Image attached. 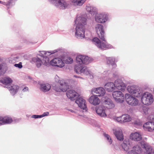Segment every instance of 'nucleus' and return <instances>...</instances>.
Wrapping results in <instances>:
<instances>
[{
    "label": "nucleus",
    "mask_w": 154,
    "mask_h": 154,
    "mask_svg": "<svg viewBox=\"0 0 154 154\" xmlns=\"http://www.w3.org/2000/svg\"><path fill=\"white\" fill-rule=\"evenodd\" d=\"M115 88L118 90H120L124 91L125 89L126 86L125 84L122 82L120 79H118L116 80L114 83Z\"/></svg>",
    "instance_id": "12"
},
{
    "label": "nucleus",
    "mask_w": 154,
    "mask_h": 154,
    "mask_svg": "<svg viewBox=\"0 0 154 154\" xmlns=\"http://www.w3.org/2000/svg\"><path fill=\"white\" fill-rule=\"evenodd\" d=\"M114 119L118 122H120L121 123H123L122 119V115L121 116L115 117Z\"/></svg>",
    "instance_id": "40"
},
{
    "label": "nucleus",
    "mask_w": 154,
    "mask_h": 154,
    "mask_svg": "<svg viewBox=\"0 0 154 154\" xmlns=\"http://www.w3.org/2000/svg\"><path fill=\"white\" fill-rule=\"evenodd\" d=\"M104 103L105 106L108 109H112L115 106L114 104L109 98H107L105 100Z\"/></svg>",
    "instance_id": "27"
},
{
    "label": "nucleus",
    "mask_w": 154,
    "mask_h": 154,
    "mask_svg": "<svg viewBox=\"0 0 154 154\" xmlns=\"http://www.w3.org/2000/svg\"><path fill=\"white\" fill-rule=\"evenodd\" d=\"M58 0H48L49 2L51 4L55 6Z\"/></svg>",
    "instance_id": "43"
},
{
    "label": "nucleus",
    "mask_w": 154,
    "mask_h": 154,
    "mask_svg": "<svg viewBox=\"0 0 154 154\" xmlns=\"http://www.w3.org/2000/svg\"><path fill=\"white\" fill-rule=\"evenodd\" d=\"M87 122H88V123H91V122H90V121H92L93 120L89 118H87Z\"/></svg>",
    "instance_id": "52"
},
{
    "label": "nucleus",
    "mask_w": 154,
    "mask_h": 154,
    "mask_svg": "<svg viewBox=\"0 0 154 154\" xmlns=\"http://www.w3.org/2000/svg\"><path fill=\"white\" fill-rule=\"evenodd\" d=\"M75 36L79 39H82L85 37V27L82 25H75Z\"/></svg>",
    "instance_id": "6"
},
{
    "label": "nucleus",
    "mask_w": 154,
    "mask_h": 154,
    "mask_svg": "<svg viewBox=\"0 0 154 154\" xmlns=\"http://www.w3.org/2000/svg\"><path fill=\"white\" fill-rule=\"evenodd\" d=\"M74 77H75V78H80V79H84L82 77H81V76H77V75H74Z\"/></svg>",
    "instance_id": "51"
},
{
    "label": "nucleus",
    "mask_w": 154,
    "mask_h": 154,
    "mask_svg": "<svg viewBox=\"0 0 154 154\" xmlns=\"http://www.w3.org/2000/svg\"><path fill=\"white\" fill-rule=\"evenodd\" d=\"M125 97L126 102L129 105L132 106H135L138 105V100L130 94H126Z\"/></svg>",
    "instance_id": "8"
},
{
    "label": "nucleus",
    "mask_w": 154,
    "mask_h": 154,
    "mask_svg": "<svg viewBox=\"0 0 154 154\" xmlns=\"http://www.w3.org/2000/svg\"><path fill=\"white\" fill-rule=\"evenodd\" d=\"M8 88L11 94L14 95L18 92L20 89V87L17 85H13L8 87Z\"/></svg>",
    "instance_id": "25"
},
{
    "label": "nucleus",
    "mask_w": 154,
    "mask_h": 154,
    "mask_svg": "<svg viewBox=\"0 0 154 154\" xmlns=\"http://www.w3.org/2000/svg\"><path fill=\"white\" fill-rule=\"evenodd\" d=\"M109 19L108 14L104 12L97 13L95 16V21L101 23H105Z\"/></svg>",
    "instance_id": "5"
},
{
    "label": "nucleus",
    "mask_w": 154,
    "mask_h": 154,
    "mask_svg": "<svg viewBox=\"0 0 154 154\" xmlns=\"http://www.w3.org/2000/svg\"><path fill=\"white\" fill-rule=\"evenodd\" d=\"M104 87L105 89L108 92H112L115 89L114 83L111 82L106 83L104 85Z\"/></svg>",
    "instance_id": "21"
},
{
    "label": "nucleus",
    "mask_w": 154,
    "mask_h": 154,
    "mask_svg": "<svg viewBox=\"0 0 154 154\" xmlns=\"http://www.w3.org/2000/svg\"><path fill=\"white\" fill-rule=\"evenodd\" d=\"M0 3L2 4H3V3L4 4L5 3L4 2H2V1H0Z\"/></svg>",
    "instance_id": "55"
},
{
    "label": "nucleus",
    "mask_w": 154,
    "mask_h": 154,
    "mask_svg": "<svg viewBox=\"0 0 154 154\" xmlns=\"http://www.w3.org/2000/svg\"><path fill=\"white\" fill-rule=\"evenodd\" d=\"M57 52V50H55L53 51H51L50 52H47L45 51H41L40 54H39L40 56L44 58L48 56L51 54H53Z\"/></svg>",
    "instance_id": "30"
},
{
    "label": "nucleus",
    "mask_w": 154,
    "mask_h": 154,
    "mask_svg": "<svg viewBox=\"0 0 154 154\" xmlns=\"http://www.w3.org/2000/svg\"><path fill=\"white\" fill-rule=\"evenodd\" d=\"M14 66L18 68L19 69L21 68L22 67V65L21 62H20L18 64H15Z\"/></svg>",
    "instance_id": "42"
},
{
    "label": "nucleus",
    "mask_w": 154,
    "mask_h": 154,
    "mask_svg": "<svg viewBox=\"0 0 154 154\" xmlns=\"http://www.w3.org/2000/svg\"><path fill=\"white\" fill-rule=\"evenodd\" d=\"M31 62L33 63H35L38 68L40 67L42 63L47 66L51 65L61 68L64 66V63L60 58H54L50 62L48 56L43 58L42 62L37 57H33L32 59Z\"/></svg>",
    "instance_id": "2"
},
{
    "label": "nucleus",
    "mask_w": 154,
    "mask_h": 154,
    "mask_svg": "<svg viewBox=\"0 0 154 154\" xmlns=\"http://www.w3.org/2000/svg\"><path fill=\"white\" fill-rule=\"evenodd\" d=\"M73 62L72 59L70 57H67L65 60V63L67 64H71Z\"/></svg>",
    "instance_id": "39"
},
{
    "label": "nucleus",
    "mask_w": 154,
    "mask_h": 154,
    "mask_svg": "<svg viewBox=\"0 0 154 154\" xmlns=\"http://www.w3.org/2000/svg\"><path fill=\"white\" fill-rule=\"evenodd\" d=\"M91 92L93 94H96V96H103L105 93V90L103 88L100 87L93 89Z\"/></svg>",
    "instance_id": "16"
},
{
    "label": "nucleus",
    "mask_w": 154,
    "mask_h": 154,
    "mask_svg": "<svg viewBox=\"0 0 154 154\" xmlns=\"http://www.w3.org/2000/svg\"><path fill=\"white\" fill-rule=\"evenodd\" d=\"M149 118L150 119V120L151 121L153 122V121H154V115H150L149 116Z\"/></svg>",
    "instance_id": "49"
},
{
    "label": "nucleus",
    "mask_w": 154,
    "mask_h": 154,
    "mask_svg": "<svg viewBox=\"0 0 154 154\" xmlns=\"http://www.w3.org/2000/svg\"><path fill=\"white\" fill-rule=\"evenodd\" d=\"M69 88V86L67 84L63 81L60 82V85L59 87L56 88L55 90L57 92L63 91L64 92H66Z\"/></svg>",
    "instance_id": "14"
},
{
    "label": "nucleus",
    "mask_w": 154,
    "mask_h": 154,
    "mask_svg": "<svg viewBox=\"0 0 154 154\" xmlns=\"http://www.w3.org/2000/svg\"><path fill=\"white\" fill-rule=\"evenodd\" d=\"M128 154H138V153L136 152L134 150H131L128 152Z\"/></svg>",
    "instance_id": "48"
},
{
    "label": "nucleus",
    "mask_w": 154,
    "mask_h": 154,
    "mask_svg": "<svg viewBox=\"0 0 154 154\" xmlns=\"http://www.w3.org/2000/svg\"><path fill=\"white\" fill-rule=\"evenodd\" d=\"M75 102L81 108L87 111V107L85 100L83 98L81 97H79L76 100Z\"/></svg>",
    "instance_id": "15"
},
{
    "label": "nucleus",
    "mask_w": 154,
    "mask_h": 154,
    "mask_svg": "<svg viewBox=\"0 0 154 154\" xmlns=\"http://www.w3.org/2000/svg\"><path fill=\"white\" fill-rule=\"evenodd\" d=\"M131 118L130 116L125 114L122 115V119L123 123L125 122H129L131 120Z\"/></svg>",
    "instance_id": "35"
},
{
    "label": "nucleus",
    "mask_w": 154,
    "mask_h": 154,
    "mask_svg": "<svg viewBox=\"0 0 154 154\" xmlns=\"http://www.w3.org/2000/svg\"><path fill=\"white\" fill-rule=\"evenodd\" d=\"M86 18L82 16H77L74 21V26L75 25H82L83 26L86 24Z\"/></svg>",
    "instance_id": "13"
},
{
    "label": "nucleus",
    "mask_w": 154,
    "mask_h": 154,
    "mask_svg": "<svg viewBox=\"0 0 154 154\" xmlns=\"http://www.w3.org/2000/svg\"><path fill=\"white\" fill-rule=\"evenodd\" d=\"M144 129L149 132H152L154 130V122L149 121L145 123L143 125Z\"/></svg>",
    "instance_id": "19"
},
{
    "label": "nucleus",
    "mask_w": 154,
    "mask_h": 154,
    "mask_svg": "<svg viewBox=\"0 0 154 154\" xmlns=\"http://www.w3.org/2000/svg\"><path fill=\"white\" fill-rule=\"evenodd\" d=\"M124 143H125L124 141Z\"/></svg>",
    "instance_id": "56"
},
{
    "label": "nucleus",
    "mask_w": 154,
    "mask_h": 154,
    "mask_svg": "<svg viewBox=\"0 0 154 154\" xmlns=\"http://www.w3.org/2000/svg\"><path fill=\"white\" fill-rule=\"evenodd\" d=\"M130 138L131 139L135 141H139L142 138L141 134L138 132L132 133L130 135Z\"/></svg>",
    "instance_id": "23"
},
{
    "label": "nucleus",
    "mask_w": 154,
    "mask_h": 154,
    "mask_svg": "<svg viewBox=\"0 0 154 154\" xmlns=\"http://www.w3.org/2000/svg\"><path fill=\"white\" fill-rule=\"evenodd\" d=\"M90 59V58L87 56L78 55L76 57V60L77 63L80 64H87L91 62Z\"/></svg>",
    "instance_id": "10"
},
{
    "label": "nucleus",
    "mask_w": 154,
    "mask_h": 154,
    "mask_svg": "<svg viewBox=\"0 0 154 154\" xmlns=\"http://www.w3.org/2000/svg\"><path fill=\"white\" fill-rule=\"evenodd\" d=\"M139 147L137 145L136 146H134V147H133L132 148V150H134L136 152V151H138L139 150Z\"/></svg>",
    "instance_id": "46"
},
{
    "label": "nucleus",
    "mask_w": 154,
    "mask_h": 154,
    "mask_svg": "<svg viewBox=\"0 0 154 154\" xmlns=\"http://www.w3.org/2000/svg\"><path fill=\"white\" fill-rule=\"evenodd\" d=\"M2 120L1 119V117H0V125H2Z\"/></svg>",
    "instance_id": "54"
},
{
    "label": "nucleus",
    "mask_w": 154,
    "mask_h": 154,
    "mask_svg": "<svg viewBox=\"0 0 154 154\" xmlns=\"http://www.w3.org/2000/svg\"><path fill=\"white\" fill-rule=\"evenodd\" d=\"M55 81L56 82H58L60 84V81H63L60 80L59 79V78L58 76L56 75L55 78Z\"/></svg>",
    "instance_id": "45"
},
{
    "label": "nucleus",
    "mask_w": 154,
    "mask_h": 154,
    "mask_svg": "<svg viewBox=\"0 0 154 154\" xmlns=\"http://www.w3.org/2000/svg\"><path fill=\"white\" fill-rule=\"evenodd\" d=\"M12 81L11 78L8 77H4L0 80V82L5 85V87L8 88L9 85L12 83Z\"/></svg>",
    "instance_id": "26"
},
{
    "label": "nucleus",
    "mask_w": 154,
    "mask_h": 154,
    "mask_svg": "<svg viewBox=\"0 0 154 154\" xmlns=\"http://www.w3.org/2000/svg\"><path fill=\"white\" fill-rule=\"evenodd\" d=\"M127 90L130 93L136 97H139L142 94L141 91L136 86H128Z\"/></svg>",
    "instance_id": "7"
},
{
    "label": "nucleus",
    "mask_w": 154,
    "mask_h": 154,
    "mask_svg": "<svg viewBox=\"0 0 154 154\" xmlns=\"http://www.w3.org/2000/svg\"><path fill=\"white\" fill-rule=\"evenodd\" d=\"M95 29L100 38L105 42H102L98 38L95 37L92 39L93 43L98 48L102 50L114 48L112 46L106 42L103 26L101 24H97L95 25Z\"/></svg>",
    "instance_id": "1"
},
{
    "label": "nucleus",
    "mask_w": 154,
    "mask_h": 154,
    "mask_svg": "<svg viewBox=\"0 0 154 154\" xmlns=\"http://www.w3.org/2000/svg\"><path fill=\"white\" fill-rule=\"evenodd\" d=\"M40 90L44 92L49 91L51 88V86L48 84H42L40 85Z\"/></svg>",
    "instance_id": "32"
},
{
    "label": "nucleus",
    "mask_w": 154,
    "mask_h": 154,
    "mask_svg": "<svg viewBox=\"0 0 154 154\" xmlns=\"http://www.w3.org/2000/svg\"><path fill=\"white\" fill-rule=\"evenodd\" d=\"M2 125L6 124H9L11 123L13 121V120L10 117L8 116H5L4 117H1Z\"/></svg>",
    "instance_id": "28"
},
{
    "label": "nucleus",
    "mask_w": 154,
    "mask_h": 154,
    "mask_svg": "<svg viewBox=\"0 0 154 154\" xmlns=\"http://www.w3.org/2000/svg\"><path fill=\"white\" fill-rule=\"evenodd\" d=\"M31 117L34 119L42 118L41 115H33Z\"/></svg>",
    "instance_id": "44"
},
{
    "label": "nucleus",
    "mask_w": 154,
    "mask_h": 154,
    "mask_svg": "<svg viewBox=\"0 0 154 154\" xmlns=\"http://www.w3.org/2000/svg\"><path fill=\"white\" fill-rule=\"evenodd\" d=\"M86 9L87 12L91 15H94L97 13L98 9L95 7L88 5L86 6Z\"/></svg>",
    "instance_id": "22"
},
{
    "label": "nucleus",
    "mask_w": 154,
    "mask_h": 154,
    "mask_svg": "<svg viewBox=\"0 0 154 154\" xmlns=\"http://www.w3.org/2000/svg\"><path fill=\"white\" fill-rule=\"evenodd\" d=\"M68 3L65 0H58L55 6L61 9H65L68 5Z\"/></svg>",
    "instance_id": "17"
},
{
    "label": "nucleus",
    "mask_w": 154,
    "mask_h": 154,
    "mask_svg": "<svg viewBox=\"0 0 154 154\" xmlns=\"http://www.w3.org/2000/svg\"><path fill=\"white\" fill-rule=\"evenodd\" d=\"M141 98L142 103L144 105L149 106L151 105L154 101L153 95L151 93L146 92L142 94Z\"/></svg>",
    "instance_id": "3"
},
{
    "label": "nucleus",
    "mask_w": 154,
    "mask_h": 154,
    "mask_svg": "<svg viewBox=\"0 0 154 154\" xmlns=\"http://www.w3.org/2000/svg\"><path fill=\"white\" fill-rule=\"evenodd\" d=\"M114 134L118 140L120 141L123 140V136L121 130H116L114 132Z\"/></svg>",
    "instance_id": "29"
},
{
    "label": "nucleus",
    "mask_w": 154,
    "mask_h": 154,
    "mask_svg": "<svg viewBox=\"0 0 154 154\" xmlns=\"http://www.w3.org/2000/svg\"><path fill=\"white\" fill-rule=\"evenodd\" d=\"M72 4L75 6H81L85 2L86 0H70Z\"/></svg>",
    "instance_id": "31"
},
{
    "label": "nucleus",
    "mask_w": 154,
    "mask_h": 154,
    "mask_svg": "<svg viewBox=\"0 0 154 154\" xmlns=\"http://www.w3.org/2000/svg\"><path fill=\"white\" fill-rule=\"evenodd\" d=\"M102 78H104L106 80L111 81L112 80V76L115 77L117 76V72L116 71L115 72H112L111 70H108L104 72L102 74Z\"/></svg>",
    "instance_id": "11"
},
{
    "label": "nucleus",
    "mask_w": 154,
    "mask_h": 154,
    "mask_svg": "<svg viewBox=\"0 0 154 154\" xmlns=\"http://www.w3.org/2000/svg\"><path fill=\"white\" fill-rule=\"evenodd\" d=\"M89 101L91 104L95 106L99 104L100 100L96 95H92L90 97Z\"/></svg>",
    "instance_id": "24"
},
{
    "label": "nucleus",
    "mask_w": 154,
    "mask_h": 154,
    "mask_svg": "<svg viewBox=\"0 0 154 154\" xmlns=\"http://www.w3.org/2000/svg\"><path fill=\"white\" fill-rule=\"evenodd\" d=\"M112 92V96L116 102L121 103L124 101V96L122 92L118 91Z\"/></svg>",
    "instance_id": "9"
},
{
    "label": "nucleus",
    "mask_w": 154,
    "mask_h": 154,
    "mask_svg": "<svg viewBox=\"0 0 154 154\" xmlns=\"http://www.w3.org/2000/svg\"><path fill=\"white\" fill-rule=\"evenodd\" d=\"M49 114V112H46L43 113L42 115H41V118L43 117L48 116Z\"/></svg>",
    "instance_id": "47"
},
{
    "label": "nucleus",
    "mask_w": 154,
    "mask_h": 154,
    "mask_svg": "<svg viewBox=\"0 0 154 154\" xmlns=\"http://www.w3.org/2000/svg\"><path fill=\"white\" fill-rule=\"evenodd\" d=\"M103 135L106 139V140L108 141L109 144H111L112 143V140L110 136L106 133H104L103 134Z\"/></svg>",
    "instance_id": "38"
},
{
    "label": "nucleus",
    "mask_w": 154,
    "mask_h": 154,
    "mask_svg": "<svg viewBox=\"0 0 154 154\" xmlns=\"http://www.w3.org/2000/svg\"><path fill=\"white\" fill-rule=\"evenodd\" d=\"M105 108L103 106H99L96 107L95 110L97 114L100 116L104 117L106 116L105 111Z\"/></svg>",
    "instance_id": "18"
},
{
    "label": "nucleus",
    "mask_w": 154,
    "mask_h": 154,
    "mask_svg": "<svg viewBox=\"0 0 154 154\" xmlns=\"http://www.w3.org/2000/svg\"><path fill=\"white\" fill-rule=\"evenodd\" d=\"M144 147L146 150L148 154H154V150H152L151 146H144Z\"/></svg>",
    "instance_id": "37"
},
{
    "label": "nucleus",
    "mask_w": 154,
    "mask_h": 154,
    "mask_svg": "<svg viewBox=\"0 0 154 154\" xmlns=\"http://www.w3.org/2000/svg\"><path fill=\"white\" fill-rule=\"evenodd\" d=\"M149 109L147 108H144L143 109V111L145 115H147L149 112Z\"/></svg>",
    "instance_id": "41"
},
{
    "label": "nucleus",
    "mask_w": 154,
    "mask_h": 154,
    "mask_svg": "<svg viewBox=\"0 0 154 154\" xmlns=\"http://www.w3.org/2000/svg\"><path fill=\"white\" fill-rule=\"evenodd\" d=\"M106 59L107 62L108 64H111L112 66H116V65L115 63V59L114 57H109L107 58Z\"/></svg>",
    "instance_id": "34"
},
{
    "label": "nucleus",
    "mask_w": 154,
    "mask_h": 154,
    "mask_svg": "<svg viewBox=\"0 0 154 154\" xmlns=\"http://www.w3.org/2000/svg\"><path fill=\"white\" fill-rule=\"evenodd\" d=\"M75 71L79 74L91 75V73L86 66L84 65H76L74 68Z\"/></svg>",
    "instance_id": "4"
},
{
    "label": "nucleus",
    "mask_w": 154,
    "mask_h": 154,
    "mask_svg": "<svg viewBox=\"0 0 154 154\" xmlns=\"http://www.w3.org/2000/svg\"><path fill=\"white\" fill-rule=\"evenodd\" d=\"M69 111H70L71 112H73V113H76V112H75V111H74V110H72V109H69L68 110Z\"/></svg>",
    "instance_id": "53"
},
{
    "label": "nucleus",
    "mask_w": 154,
    "mask_h": 154,
    "mask_svg": "<svg viewBox=\"0 0 154 154\" xmlns=\"http://www.w3.org/2000/svg\"><path fill=\"white\" fill-rule=\"evenodd\" d=\"M66 95L71 100H73L77 98L78 94L74 90L70 89L66 92Z\"/></svg>",
    "instance_id": "20"
},
{
    "label": "nucleus",
    "mask_w": 154,
    "mask_h": 154,
    "mask_svg": "<svg viewBox=\"0 0 154 154\" xmlns=\"http://www.w3.org/2000/svg\"><path fill=\"white\" fill-rule=\"evenodd\" d=\"M17 0H9L7 2H3L5 3L2 5L6 6L8 8H12L15 4V2Z\"/></svg>",
    "instance_id": "33"
},
{
    "label": "nucleus",
    "mask_w": 154,
    "mask_h": 154,
    "mask_svg": "<svg viewBox=\"0 0 154 154\" xmlns=\"http://www.w3.org/2000/svg\"><path fill=\"white\" fill-rule=\"evenodd\" d=\"M7 68L5 65L4 63L0 64V75L4 74L5 70H6Z\"/></svg>",
    "instance_id": "36"
},
{
    "label": "nucleus",
    "mask_w": 154,
    "mask_h": 154,
    "mask_svg": "<svg viewBox=\"0 0 154 154\" xmlns=\"http://www.w3.org/2000/svg\"><path fill=\"white\" fill-rule=\"evenodd\" d=\"M28 88L27 87H25L23 89L22 91L24 92L28 91Z\"/></svg>",
    "instance_id": "50"
}]
</instances>
